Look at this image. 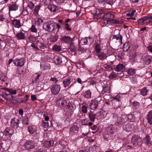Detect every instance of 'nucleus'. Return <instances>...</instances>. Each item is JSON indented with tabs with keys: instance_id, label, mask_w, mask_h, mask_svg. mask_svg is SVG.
<instances>
[{
	"instance_id": "e2e57ef3",
	"label": "nucleus",
	"mask_w": 152,
	"mask_h": 152,
	"mask_svg": "<svg viewBox=\"0 0 152 152\" xmlns=\"http://www.w3.org/2000/svg\"><path fill=\"white\" fill-rule=\"evenodd\" d=\"M97 147L96 145H94L92 147L90 148V150L92 151H95L96 149V148Z\"/></svg>"
},
{
	"instance_id": "69168bd1",
	"label": "nucleus",
	"mask_w": 152,
	"mask_h": 152,
	"mask_svg": "<svg viewBox=\"0 0 152 152\" xmlns=\"http://www.w3.org/2000/svg\"><path fill=\"white\" fill-rule=\"evenodd\" d=\"M138 24L140 25H141L143 23H145V22L144 20V17L142 19H139L137 21Z\"/></svg>"
},
{
	"instance_id": "412c9836",
	"label": "nucleus",
	"mask_w": 152,
	"mask_h": 152,
	"mask_svg": "<svg viewBox=\"0 0 152 152\" xmlns=\"http://www.w3.org/2000/svg\"><path fill=\"white\" fill-rule=\"evenodd\" d=\"M133 125L131 124H128L123 126V129L125 131L129 132L132 129Z\"/></svg>"
},
{
	"instance_id": "338daca9",
	"label": "nucleus",
	"mask_w": 152,
	"mask_h": 152,
	"mask_svg": "<svg viewBox=\"0 0 152 152\" xmlns=\"http://www.w3.org/2000/svg\"><path fill=\"white\" fill-rule=\"evenodd\" d=\"M9 93L12 94H16V90L12 89H10Z\"/></svg>"
},
{
	"instance_id": "393cba45",
	"label": "nucleus",
	"mask_w": 152,
	"mask_h": 152,
	"mask_svg": "<svg viewBox=\"0 0 152 152\" xmlns=\"http://www.w3.org/2000/svg\"><path fill=\"white\" fill-rule=\"evenodd\" d=\"M144 20L145 23H148L152 22V15H148L144 17Z\"/></svg>"
},
{
	"instance_id": "e433bc0d",
	"label": "nucleus",
	"mask_w": 152,
	"mask_h": 152,
	"mask_svg": "<svg viewBox=\"0 0 152 152\" xmlns=\"http://www.w3.org/2000/svg\"><path fill=\"white\" fill-rule=\"evenodd\" d=\"M127 120H129L131 122L133 121L134 119V116L132 114H128L127 116Z\"/></svg>"
},
{
	"instance_id": "ddd939ff",
	"label": "nucleus",
	"mask_w": 152,
	"mask_h": 152,
	"mask_svg": "<svg viewBox=\"0 0 152 152\" xmlns=\"http://www.w3.org/2000/svg\"><path fill=\"white\" fill-rule=\"evenodd\" d=\"M14 132L13 129L10 128H7L3 132V134L5 136H9L10 137L13 134Z\"/></svg>"
},
{
	"instance_id": "864d4df0",
	"label": "nucleus",
	"mask_w": 152,
	"mask_h": 152,
	"mask_svg": "<svg viewBox=\"0 0 152 152\" xmlns=\"http://www.w3.org/2000/svg\"><path fill=\"white\" fill-rule=\"evenodd\" d=\"M53 0H44V3L46 5H50L52 2Z\"/></svg>"
},
{
	"instance_id": "7ed1b4c3",
	"label": "nucleus",
	"mask_w": 152,
	"mask_h": 152,
	"mask_svg": "<svg viewBox=\"0 0 152 152\" xmlns=\"http://www.w3.org/2000/svg\"><path fill=\"white\" fill-rule=\"evenodd\" d=\"M43 28L48 32H52L56 30L55 23L53 21H50L44 23L43 25Z\"/></svg>"
},
{
	"instance_id": "39448f33",
	"label": "nucleus",
	"mask_w": 152,
	"mask_h": 152,
	"mask_svg": "<svg viewBox=\"0 0 152 152\" xmlns=\"http://www.w3.org/2000/svg\"><path fill=\"white\" fill-rule=\"evenodd\" d=\"M114 18V16L111 13H106L103 16L102 19L106 21L108 24H110L113 23Z\"/></svg>"
},
{
	"instance_id": "2f4dec72",
	"label": "nucleus",
	"mask_w": 152,
	"mask_h": 152,
	"mask_svg": "<svg viewBox=\"0 0 152 152\" xmlns=\"http://www.w3.org/2000/svg\"><path fill=\"white\" fill-rule=\"evenodd\" d=\"M28 129V132L31 134H33L36 131L35 128L33 126H29Z\"/></svg>"
},
{
	"instance_id": "13d9d810",
	"label": "nucleus",
	"mask_w": 152,
	"mask_h": 152,
	"mask_svg": "<svg viewBox=\"0 0 152 152\" xmlns=\"http://www.w3.org/2000/svg\"><path fill=\"white\" fill-rule=\"evenodd\" d=\"M34 6V4L31 2H29L28 5V7L31 10H32Z\"/></svg>"
},
{
	"instance_id": "37998d69",
	"label": "nucleus",
	"mask_w": 152,
	"mask_h": 152,
	"mask_svg": "<svg viewBox=\"0 0 152 152\" xmlns=\"http://www.w3.org/2000/svg\"><path fill=\"white\" fill-rule=\"evenodd\" d=\"M114 108L116 109L118 108L121 105V103L118 101H115L114 102Z\"/></svg>"
},
{
	"instance_id": "8fccbe9b",
	"label": "nucleus",
	"mask_w": 152,
	"mask_h": 152,
	"mask_svg": "<svg viewBox=\"0 0 152 152\" xmlns=\"http://www.w3.org/2000/svg\"><path fill=\"white\" fill-rule=\"evenodd\" d=\"M49 126L48 123L47 122H45L43 120L42 121V126L44 128H46L47 127Z\"/></svg>"
},
{
	"instance_id": "f8f14e48",
	"label": "nucleus",
	"mask_w": 152,
	"mask_h": 152,
	"mask_svg": "<svg viewBox=\"0 0 152 152\" xmlns=\"http://www.w3.org/2000/svg\"><path fill=\"white\" fill-rule=\"evenodd\" d=\"M61 42L64 43H71L73 41V39L69 37L65 36L61 38Z\"/></svg>"
},
{
	"instance_id": "ea45409f",
	"label": "nucleus",
	"mask_w": 152,
	"mask_h": 152,
	"mask_svg": "<svg viewBox=\"0 0 152 152\" xmlns=\"http://www.w3.org/2000/svg\"><path fill=\"white\" fill-rule=\"evenodd\" d=\"M103 66L104 68L109 71L113 69V67L110 65L105 64L103 65Z\"/></svg>"
},
{
	"instance_id": "6e6552de",
	"label": "nucleus",
	"mask_w": 152,
	"mask_h": 152,
	"mask_svg": "<svg viewBox=\"0 0 152 152\" xmlns=\"http://www.w3.org/2000/svg\"><path fill=\"white\" fill-rule=\"evenodd\" d=\"M25 62V60L24 58H18L14 60L13 63L16 66L21 67L24 65Z\"/></svg>"
},
{
	"instance_id": "a211bd4d",
	"label": "nucleus",
	"mask_w": 152,
	"mask_h": 152,
	"mask_svg": "<svg viewBox=\"0 0 152 152\" xmlns=\"http://www.w3.org/2000/svg\"><path fill=\"white\" fill-rule=\"evenodd\" d=\"M115 70L118 72H122L125 69V66L122 64H120L117 65L115 69Z\"/></svg>"
},
{
	"instance_id": "5701e85b",
	"label": "nucleus",
	"mask_w": 152,
	"mask_h": 152,
	"mask_svg": "<svg viewBox=\"0 0 152 152\" xmlns=\"http://www.w3.org/2000/svg\"><path fill=\"white\" fill-rule=\"evenodd\" d=\"M99 104L97 103H96L93 100L90 103L89 106L91 109L94 110L97 108Z\"/></svg>"
},
{
	"instance_id": "09e8293b",
	"label": "nucleus",
	"mask_w": 152,
	"mask_h": 152,
	"mask_svg": "<svg viewBox=\"0 0 152 152\" xmlns=\"http://www.w3.org/2000/svg\"><path fill=\"white\" fill-rule=\"evenodd\" d=\"M128 74L130 75H132L135 73V70L132 69H129L128 71Z\"/></svg>"
},
{
	"instance_id": "6e6d98bb",
	"label": "nucleus",
	"mask_w": 152,
	"mask_h": 152,
	"mask_svg": "<svg viewBox=\"0 0 152 152\" xmlns=\"http://www.w3.org/2000/svg\"><path fill=\"white\" fill-rule=\"evenodd\" d=\"M95 102H96V103H97L98 104L100 103L101 101L103 102L102 101H101V97L98 96L96 99L93 100Z\"/></svg>"
},
{
	"instance_id": "1a4fd4ad",
	"label": "nucleus",
	"mask_w": 152,
	"mask_h": 152,
	"mask_svg": "<svg viewBox=\"0 0 152 152\" xmlns=\"http://www.w3.org/2000/svg\"><path fill=\"white\" fill-rule=\"evenodd\" d=\"M95 12L93 15V18L95 19H99L101 18V15L103 13V11L99 9L95 10Z\"/></svg>"
},
{
	"instance_id": "bb28decb",
	"label": "nucleus",
	"mask_w": 152,
	"mask_h": 152,
	"mask_svg": "<svg viewBox=\"0 0 152 152\" xmlns=\"http://www.w3.org/2000/svg\"><path fill=\"white\" fill-rule=\"evenodd\" d=\"M146 118L148 120V122L150 124H152V110L148 112Z\"/></svg>"
},
{
	"instance_id": "c756f323",
	"label": "nucleus",
	"mask_w": 152,
	"mask_h": 152,
	"mask_svg": "<svg viewBox=\"0 0 152 152\" xmlns=\"http://www.w3.org/2000/svg\"><path fill=\"white\" fill-rule=\"evenodd\" d=\"M99 58L101 60H103L107 57L105 54L103 52H101L99 54H98Z\"/></svg>"
},
{
	"instance_id": "b1692460",
	"label": "nucleus",
	"mask_w": 152,
	"mask_h": 152,
	"mask_svg": "<svg viewBox=\"0 0 152 152\" xmlns=\"http://www.w3.org/2000/svg\"><path fill=\"white\" fill-rule=\"evenodd\" d=\"M9 11H15L18 10V6L15 3L10 4L9 7Z\"/></svg>"
},
{
	"instance_id": "f704fd0d",
	"label": "nucleus",
	"mask_w": 152,
	"mask_h": 152,
	"mask_svg": "<svg viewBox=\"0 0 152 152\" xmlns=\"http://www.w3.org/2000/svg\"><path fill=\"white\" fill-rule=\"evenodd\" d=\"M53 49L56 51H61V49L60 46L55 44L53 47Z\"/></svg>"
},
{
	"instance_id": "2eb2a0df",
	"label": "nucleus",
	"mask_w": 152,
	"mask_h": 152,
	"mask_svg": "<svg viewBox=\"0 0 152 152\" xmlns=\"http://www.w3.org/2000/svg\"><path fill=\"white\" fill-rule=\"evenodd\" d=\"M141 138L138 136H134L132 138V142L133 144H135L137 143H140L141 142Z\"/></svg>"
},
{
	"instance_id": "cd10ccee",
	"label": "nucleus",
	"mask_w": 152,
	"mask_h": 152,
	"mask_svg": "<svg viewBox=\"0 0 152 152\" xmlns=\"http://www.w3.org/2000/svg\"><path fill=\"white\" fill-rule=\"evenodd\" d=\"M48 8L51 12H55L58 10V7L53 4L49 5L48 6Z\"/></svg>"
},
{
	"instance_id": "9b49d317",
	"label": "nucleus",
	"mask_w": 152,
	"mask_h": 152,
	"mask_svg": "<svg viewBox=\"0 0 152 152\" xmlns=\"http://www.w3.org/2000/svg\"><path fill=\"white\" fill-rule=\"evenodd\" d=\"M19 120L15 118L12 119L10 122V126L12 128L17 129L18 127Z\"/></svg>"
},
{
	"instance_id": "dca6fc26",
	"label": "nucleus",
	"mask_w": 152,
	"mask_h": 152,
	"mask_svg": "<svg viewBox=\"0 0 152 152\" xmlns=\"http://www.w3.org/2000/svg\"><path fill=\"white\" fill-rule=\"evenodd\" d=\"M144 142L147 145L151 146L152 145V141L151 140L150 136L146 135L144 139Z\"/></svg>"
},
{
	"instance_id": "c03bdc74",
	"label": "nucleus",
	"mask_w": 152,
	"mask_h": 152,
	"mask_svg": "<svg viewBox=\"0 0 152 152\" xmlns=\"http://www.w3.org/2000/svg\"><path fill=\"white\" fill-rule=\"evenodd\" d=\"M28 39L30 41L33 42H37L36 38L35 37H33L32 35H30L28 37Z\"/></svg>"
},
{
	"instance_id": "49530a36",
	"label": "nucleus",
	"mask_w": 152,
	"mask_h": 152,
	"mask_svg": "<svg viewBox=\"0 0 152 152\" xmlns=\"http://www.w3.org/2000/svg\"><path fill=\"white\" fill-rule=\"evenodd\" d=\"M6 75L4 73H1L0 74V80L4 82L6 80Z\"/></svg>"
},
{
	"instance_id": "c9c22d12",
	"label": "nucleus",
	"mask_w": 152,
	"mask_h": 152,
	"mask_svg": "<svg viewBox=\"0 0 152 152\" xmlns=\"http://www.w3.org/2000/svg\"><path fill=\"white\" fill-rule=\"evenodd\" d=\"M110 91V87L108 85L103 87L102 92L103 93H109Z\"/></svg>"
},
{
	"instance_id": "4c0bfd02",
	"label": "nucleus",
	"mask_w": 152,
	"mask_h": 152,
	"mask_svg": "<svg viewBox=\"0 0 152 152\" xmlns=\"http://www.w3.org/2000/svg\"><path fill=\"white\" fill-rule=\"evenodd\" d=\"M95 50L96 53H99L101 51V48L100 45L96 44L95 47Z\"/></svg>"
},
{
	"instance_id": "f257e3e1",
	"label": "nucleus",
	"mask_w": 152,
	"mask_h": 152,
	"mask_svg": "<svg viewBox=\"0 0 152 152\" xmlns=\"http://www.w3.org/2000/svg\"><path fill=\"white\" fill-rule=\"evenodd\" d=\"M112 121V122L116 126H120L127 121V115H123L120 116L117 113L115 112L113 114Z\"/></svg>"
},
{
	"instance_id": "0e129e2a",
	"label": "nucleus",
	"mask_w": 152,
	"mask_h": 152,
	"mask_svg": "<svg viewBox=\"0 0 152 152\" xmlns=\"http://www.w3.org/2000/svg\"><path fill=\"white\" fill-rule=\"evenodd\" d=\"M36 152H47V151L45 148H38L37 151Z\"/></svg>"
},
{
	"instance_id": "a878e982",
	"label": "nucleus",
	"mask_w": 152,
	"mask_h": 152,
	"mask_svg": "<svg viewBox=\"0 0 152 152\" xmlns=\"http://www.w3.org/2000/svg\"><path fill=\"white\" fill-rule=\"evenodd\" d=\"M54 63L57 65L60 64L62 62V58L58 56H55L54 58Z\"/></svg>"
},
{
	"instance_id": "9d476101",
	"label": "nucleus",
	"mask_w": 152,
	"mask_h": 152,
	"mask_svg": "<svg viewBox=\"0 0 152 152\" xmlns=\"http://www.w3.org/2000/svg\"><path fill=\"white\" fill-rule=\"evenodd\" d=\"M60 88H61L59 85L56 84L53 85L51 88L52 94L54 95H57L60 91Z\"/></svg>"
},
{
	"instance_id": "de8ad7c7",
	"label": "nucleus",
	"mask_w": 152,
	"mask_h": 152,
	"mask_svg": "<svg viewBox=\"0 0 152 152\" xmlns=\"http://www.w3.org/2000/svg\"><path fill=\"white\" fill-rule=\"evenodd\" d=\"M133 104L134 108L135 109L138 108L140 107V104L137 102H134L133 103Z\"/></svg>"
},
{
	"instance_id": "a18cd8bd",
	"label": "nucleus",
	"mask_w": 152,
	"mask_h": 152,
	"mask_svg": "<svg viewBox=\"0 0 152 152\" xmlns=\"http://www.w3.org/2000/svg\"><path fill=\"white\" fill-rule=\"evenodd\" d=\"M86 38L87 45H91L93 42V39L90 37Z\"/></svg>"
},
{
	"instance_id": "4468645a",
	"label": "nucleus",
	"mask_w": 152,
	"mask_h": 152,
	"mask_svg": "<svg viewBox=\"0 0 152 152\" xmlns=\"http://www.w3.org/2000/svg\"><path fill=\"white\" fill-rule=\"evenodd\" d=\"M66 104V101L62 99H59L56 102L57 105L60 108H62L64 107Z\"/></svg>"
},
{
	"instance_id": "774afa93",
	"label": "nucleus",
	"mask_w": 152,
	"mask_h": 152,
	"mask_svg": "<svg viewBox=\"0 0 152 152\" xmlns=\"http://www.w3.org/2000/svg\"><path fill=\"white\" fill-rule=\"evenodd\" d=\"M119 96L117 95L115 96H113V100H116V101H118L119 102H120L121 99L120 98H119Z\"/></svg>"
},
{
	"instance_id": "bf43d9fd",
	"label": "nucleus",
	"mask_w": 152,
	"mask_h": 152,
	"mask_svg": "<svg viewBox=\"0 0 152 152\" xmlns=\"http://www.w3.org/2000/svg\"><path fill=\"white\" fill-rule=\"evenodd\" d=\"M135 12L136 10H134L131 12V13L126 14V15L128 16L132 17L134 15Z\"/></svg>"
},
{
	"instance_id": "4d7b16f0",
	"label": "nucleus",
	"mask_w": 152,
	"mask_h": 152,
	"mask_svg": "<svg viewBox=\"0 0 152 152\" xmlns=\"http://www.w3.org/2000/svg\"><path fill=\"white\" fill-rule=\"evenodd\" d=\"M43 20L40 18H37V19L36 21H35V23H37V24L38 25H39L40 24L43 22Z\"/></svg>"
},
{
	"instance_id": "603ef678",
	"label": "nucleus",
	"mask_w": 152,
	"mask_h": 152,
	"mask_svg": "<svg viewBox=\"0 0 152 152\" xmlns=\"http://www.w3.org/2000/svg\"><path fill=\"white\" fill-rule=\"evenodd\" d=\"M82 111L83 113H86L87 112V107L85 105H83L82 107Z\"/></svg>"
},
{
	"instance_id": "4be33fe9",
	"label": "nucleus",
	"mask_w": 152,
	"mask_h": 152,
	"mask_svg": "<svg viewBox=\"0 0 152 152\" xmlns=\"http://www.w3.org/2000/svg\"><path fill=\"white\" fill-rule=\"evenodd\" d=\"M43 145L46 147H52L54 144V141L53 140L45 141L43 143Z\"/></svg>"
},
{
	"instance_id": "3c124183",
	"label": "nucleus",
	"mask_w": 152,
	"mask_h": 152,
	"mask_svg": "<svg viewBox=\"0 0 152 152\" xmlns=\"http://www.w3.org/2000/svg\"><path fill=\"white\" fill-rule=\"evenodd\" d=\"M23 122L26 125H28V117L27 116H25L23 118Z\"/></svg>"
},
{
	"instance_id": "a19ab883",
	"label": "nucleus",
	"mask_w": 152,
	"mask_h": 152,
	"mask_svg": "<svg viewBox=\"0 0 152 152\" xmlns=\"http://www.w3.org/2000/svg\"><path fill=\"white\" fill-rule=\"evenodd\" d=\"M147 92L148 91L146 88H143L140 91L141 94L143 96H145L147 95Z\"/></svg>"
},
{
	"instance_id": "c85d7f7f",
	"label": "nucleus",
	"mask_w": 152,
	"mask_h": 152,
	"mask_svg": "<svg viewBox=\"0 0 152 152\" xmlns=\"http://www.w3.org/2000/svg\"><path fill=\"white\" fill-rule=\"evenodd\" d=\"M88 116L89 118L90 119L91 121H94L96 118V115L95 114H94L93 112L91 111L90 112L88 113Z\"/></svg>"
},
{
	"instance_id": "052dcab7",
	"label": "nucleus",
	"mask_w": 152,
	"mask_h": 152,
	"mask_svg": "<svg viewBox=\"0 0 152 152\" xmlns=\"http://www.w3.org/2000/svg\"><path fill=\"white\" fill-rule=\"evenodd\" d=\"M31 30L32 32L37 33V29H36L35 26L34 25H32L31 28Z\"/></svg>"
},
{
	"instance_id": "6ab92c4d",
	"label": "nucleus",
	"mask_w": 152,
	"mask_h": 152,
	"mask_svg": "<svg viewBox=\"0 0 152 152\" xmlns=\"http://www.w3.org/2000/svg\"><path fill=\"white\" fill-rule=\"evenodd\" d=\"M15 37L18 40L24 39L26 37L25 34L22 32L17 33L15 35Z\"/></svg>"
},
{
	"instance_id": "72a5a7b5",
	"label": "nucleus",
	"mask_w": 152,
	"mask_h": 152,
	"mask_svg": "<svg viewBox=\"0 0 152 152\" xmlns=\"http://www.w3.org/2000/svg\"><path fill=\"white\" fill-rule=\"evenodd\" d=\"M107 134H113L115 132V129L114 128L109 127L107 129Z\"/></svg>"
},
{
	"instance_id": "7c9ffc66",
	"label": "nucleus",
	"mask_w": 152,
	"mask_h": 152,
	"mask_svg": "<svg viewBox=\"0 0 152 152\" xmlns=\"http://www.w3.org/2000/svg\"><path fill=\"white\" fill-rule=\"evenodd\" d=\"M91 96V92L89 90L86 91L83 94V96L85 98L90 99Z\"/></svg>"
},
{
	"instance_id": "aec40b11",
	"label": "nucleus",
	"mask_w": 152,
	"mask_h": 152,
	"mask_svg": "<svg viewBox=\"0 0 152 152\" xmlns=\"http://www.w3.org/2000/svg\"><path fill=\"white\" fill-rule=\"evenodd\" d=\"M79 129V128L78 126L77 125H74L70 128L69 131L71 133H76L78 132Z\"/></svg>"
},
{
	"instance_id": "f03ea898",
	"label": "nucleus",
	"mask_w": 152,
	"mask_h": 152,
	"mask_svg": "<svg viewBox=\"0 0 152 152\" xmlns=\"http://www.w3.org/2000/svg\"><path fill=\"white\" fill-rule=\"evenodd\" d=\"M122 37L120 34L119 31L117 29L113 32V38L111 40V43L114 48L118 47L122 43Z\"/></svg>"
},
{
	"instance_id": "473e14b6",
	"label": "nucleus",
	"mask_w": 152,
	"mask_h": 152,
	"mask_svg": "<svg viewBox=\"0 0 152 152\" xmlns=\"http://www.w3.org/2000/svg\"><path fill=\"white\" fill-rule=\"evenodd\" d=\"M69 49L72 52H75L76 51L77 48L72 42L70 43Z\"/></svg>"
},
{
	"instance_id": "0eeeda50",
	"label": "nucleus",
	"mask_w": 152,
	"mask_h": 152,
	"mask_svg": "<svg viewBox=\"0 0 152 152\" xmlns=\"http://www.w3.org/2000/svg\"><path fill=\"white\" fill-rule=\"evenodd\" d=\"M143 61L147 65L151 64L150 67H152V57L149 55H146L142 58Z\"/></svg>"
},
{
	"instance_id": "20e7f679",
	"label": "nucleus",
	"mask_w": 152,
	"mask_h": 152,
	"mask_svg": "<svg viewBox=\"0 0 152 152\" xmlns=\"http://www.w3.org/2000/svg\"><path fill=\"white\" fill-rule=\"evenodd\" d=\"M76 83L75 79L72 77H68L65 78L63 81L64 87L66 88L70 85L69 88H70L73 85Z\"/></svg>"
},
{
	"instance_id": "79ce46f5",
	"label": "nucleus",
	"mask_w": 152,
	"mask_h": 152,
	"mask_svg": "<svg viewBox=\"0 0 152 152\" xmlns=\"http://www.w3.org/2000/svg\"><path fill=\"white\" fill-rule=\"evenodd\" d=\"M129 47L130 46L129 45L128 42H126L124 44L123 49L124 50L127 51L129 50Z\"/></svg>"
},
{
	"instance_id": "f3484780",
	"label": "nucleus",
	"mask_w": 152,
	"mask_h": 152,
	"mask_svg": "<svg viewBox=\"0 0 152 152\" xmlns=\"http://www.w3.org/2000/svg\"><path fill=\"white\" fill-rule=\"evenodd\" d=\"M12 24L15 27L18 28H20L22 26L20 20L16 19H14L12 21Z\"/></svg>"
},
{
	"instance_id": "58836bf2",
	"label": "nucleus",
	"mask_w": 152,
	"mask_h": 152,
	"mask_svg": "<svg viewBox=\"0 0 152 152\" xmlns=\"http://www.w3.org/2000/svg\"><path fill=\"white\" fill-rule=\"evenodd\" d=\"M37 45L38 46V47H39L41 49H44L46 47L44 44L40 42L37 43Z\"/></svg>"
},
{
	"instance_id": "5fc2aeb1",
	"label": "nucleus",
	"mask_w": 152,
	"mask_h": 152,
	"mask_svg": "<svg viewBox=\"0 0 152 152\" xmlns=\"http://www.w3.org/2000/svg\"><path fill=\"white\" fill-rule=\"evenodd\" d=\"M80 43L82 45H87L86 38H84L80 40Z\"/></svg>"
},
{
	"instance_id": "680f3d73",
	"label": "nucleus",
	"mask_w": 152,
	"mask_h": 152,
	"mask_svg": "<svg viewBox=\"0 0 152 152\" xmlns=\"http://www.w3.org/2000/svg\"><path fill=\"white\" fill-rule=\"evenodd\" d=\"M116 76L117 75L116 74L112 72L109 76V77L110 79H112L116 77Z\"/></svg>"
},
{
	"instance_id": "423d86ee",
	"label": "nucleus",
	"mask_w": 152,
	"mask_h": 152,
	"mask_svg": "<svg viewBox=\"0 0 152 152\" xmlns=\"http://www.w3.org/2000/svg\"><path fill=\"white\" fill-rule=\"evenodd\" d=\"M35 145V143L32 140H28L26 142L24 145V147L28 150H30L34 148Z\"/></svg>"
}]
</instances>
